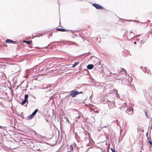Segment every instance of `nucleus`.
I'll use <instances>...</instances> for the list:
<instances>
[{
    "label": "nucleus",
    "mask_w": 152,
    "mask_h": 152,
    "mask_svg": "<svg viewBox=\"0 0 152 152\" xmlns=\"http://www.w3.org/2000/svg\"><path fill=\"white\" fill-rule=\"evenodd\" d=\"M148 142L151 145H152V142L151 140H148Z\"/></svg>",
    "instance_id": "bb28decb"
},
{
    "label": "nucleus",
    "mask_w": 152,
    "mask_h": 152,
    "mask_svg": "<svg viewBox=\"0 0 152 152\" xmlns=\"http://www.w3.org/2000/svg\"><path fill=\"white\" fill-rule=\"evenodd\" d=\"M99 39L100 40L101 39V38H97L96 39L97 40H98V42H99H99L100 41V40H99Z\"/></svg>",
    "instance_id": "473e14b6"
},
{
    "label": "nucleus",
    "mask_w": 152,
    "mask_h": 152,
    "mask_svg": "<svg viewBox=\"0 0 152 152\" xmlns=\"http://www.w3.org/2000/svg\"><path fill=\"white\" fill-rule=\"evenodd\" d=\"M50 48H53V47H50Z\"/></svg>",
    "instance_id": "13d9d810"
},
{
    "label": "nucleus",
    "mask_w": 152,
    "mask_h": 152,
    "mask_svg": "<svg viewBox=\"0 0 152 152\" xmlns=\"http://www.w3.org/2000/svg\"><path fill=\"white\" fill-rule=\"evenodd\" d=\"M92 141L94 143V141H93L92 140Z\"/></svg>",
    "instance_id": "09e8293b"
},
{
    "label": "nucleus",
    "mask_w": 152,
    "mask_h": 152,
    "mask_svg": "<svg viewBox=\"0 0 152 152\" xmlns=\"http://www.w3.org/2000/svg\"><path fill=\"white\" fill-rule=\"evenodd\" d=\"M133 109L132 107H129L126 110L125 112L129 115H131L133 114Z\"/></svg>",
    "instance_id": "20e7f679"
},
{
    "label": "nucleus",
    "mask_w": 152,
    "mask_h": 152,
    "mask_svg": "<svg viewBox=\"0 0 152 152\" xmlns=\"http://www.w3.org/2000/svg\"><path fill=\"white\" fill-rule=\"evenodd\" d=\"M150 14L151 15H152V12H150Z\"/></svg>",
    "instance_id": "603ef678"
},
{
    "label": "nucleus",
    "mask_w": 152,
    "mask_h": 152,
    "mask_svg": "<svg viewBox=\"0 0 152 152\" xmlns=\"http://www.w3.org/2000/svg\"><path fill=\"white\" fill-rule=\"evenodd\" d=\"M148 140H148H150V139H149V140Z\"/></svg>",
    "instance_id": "0e129e2a"
},
{
    "label": "nucleus",
    "mask_w": 152,
    "mask_h": 152,
    "mask_svg": "<svg viewBox=\"0 0 152 152\" xmlns=\"http://www.w3.org/2000/svg\"><path fill=\"white\" fill-rule=\"evenodd\" d=\"M146 137H148V132H147V133H146Z\"/></svg>",
    "instance_id": "72a5a7b5"
},
{
    "label": "nucleus",
    "mask_w": 152,
    "mask_h": 152,
    "mask_svg": "<svg viewBox=\"0 0 152 152\" xmlns=\"http://www.w3.org/2000/svg\"><path fill=\"white\" fill-rule=\"evenodd\" d=\"M6 43L7 44H13L15 43L16 42V41H14L13 40L10 39H7L5 41Z\"/></svg>",
    "instance_id": "423d86ee"
},
{
    "label": "nucleus",
    "mask_w": 152,
    "mask_h": 152,
    "mask_svg": "<svg viewBox=\"0 0 152 152\" xmlns=\"http://www.w3.org/2000/svg\"><path fill=\"white\" fill-rule=\"evenodd\" d=\"M142 70H143V71L145 73H146L147 71V68L145 67H144L143 68V69H142Z\"/></svg>",
    "instance_id": "a211bd4d"
},
{
    "label": "nucleus",
    "mask_w": 152,
    "mask_h": 152,
    "mask_svg": "<svg viewBox=\"0 0 152 152\" xmlns=\"http://www.w3.org/2000/svg\"><path fill=\"white\" fill-rule=\"evenodd\" d=\"M78 91H77L75 90H72L70 91V95H68L66 96V97H68L69 98V97L70 96L72 97H74L75 96H76L78 95Z\"/></svg>",
    "instance_id": "f03ea898"
},
{
    "label": "nucleus",
    "mask_w": 152,
    "mask_h": 152,
    "mask_svg": "<svg viewBox=\"0 0 152 152\" xmlns=\"http://www.w3.org/2000/svg\"><path fill=\"white\" fill-rule=\"evenodd\" d=\"M106 102H108V105L109 107V109H112L116 107L115 103L114 101L111 102L107 99Z\"/></svg>",
    "instance_id": "f257e3e1"
},
{
    "label": "nucleus",
    "mask_w": 152,
    "mask_h": 152,
    "mask_svg": "<svg viewBox=\"0 0 152 152\" xmlns=\"http://www.w3.org/2000/svg\"><path fill=\"white\" fill-rule=\"evenodd\" d=\"M130 80H132V78H131Z\"/></svg>",
    "instance_id": "052dcab7"
},
{
    "label": "nucleus",
    "mask_w": 152,
    "mask_h": 152,
    "mask_svg": "<svg viewBox=\"0 0 152 152\" xmlns=\"http://www.w3.org/2000/svg\"><path fill=\"white\" fill-rule=\"evenodd\" d=\"M52 34H49V36H52Z\"/></svg>",
    "instance_id": "ea45409f"
},
{
    "label": "nucleus",
    "mask_w": 152,
    "mask_h": 152,
    "mask_svg": "<svg viewBox=\"0 0 152 152\" xmlns=\"http://www.w3.org/2000/svg\"><path fill=\"white\" fill-rule=\"evenodd\" d=\"M94 67V65L93 64H89L87 66V68L88 69H92Z\"/></svg>",
    "instance_id": "0eeeda50"
},
{
    "label": "nucleus",
    "mask_w": 152,
    "mask_h": 152,
    "mask_svg": "<svg viewBox=\"0 0 152 152\" xmlns=\"http://www.w3.org/2000/svg\"><path fill=\"white\" fill-rule=\"evenodd\" d=\"M50 90H48V91H50Z\"/></svg>",
    "instance_id": "e2e57ef3"
},
{
    "label": "nucleus",
    "mask_w": 152,
    "mask_h": 152,
    "mask_svg": "<svg viewBox=\"0 0 152 152\" xmlns=\"http://www.w3.org/2000/svg\"><path fill=\"white\" fill-rule=\"evenodd\" d=\"M64 120L66 122H69V119L66 117H65V116H64Z\"/></svg>",
    "instance_id": "f3484780"
},
{
    "label": "nucleus",
    "mask_w": 152,
    "mask_h": 152,
    "mask_svg": "<svg viewBox=\"0 0 152 152\" xmlns=\"http://www.w3.org/2000/svg\"><path fill=\"white\" fill-rule=\"evenodd\" d=\"M142 67H143V66H141L140 67L141 69H143L142 68Z\"/></svg>",
    "instance_id": "37998d69"
},
{
    "label": "nucleus",
    "mask_w": 152,
    "mask_h": 152,
    "mask_svg": "<svg viewBox=\"0 0 152 152\" xmlns=\"http://www.w3.org/2000/svg\"><path fill=\"white\" fill-rule=\"evenodd\" d=\"M110 150L112 152H117L115 150L112 148H110Z\"/></svg>",
    "instance_id": "393cba45"
},
{
    "label": "nucleus",
    "mask_w": 152,
    "mask_h": 152,
    "mask_svg": "<svg viewBox=\"0 0 152 152\" xmlns=\"http://www.w3.org/2000/svg\"><path fill=\"white\" fill-rule=\"evenodd\" d=\"M68 45H76V46H77V44L75 42H69L68 43Z\"/></svg>",
    "instance_id": "9d476101"
},
{
    "label": "nucleus",
    "mask_w": 152,
    "mask_h": 152,
    "mask_svg": "<svg viewBox=\"0 0 152 152\" xmlns=\"http://www.w3.org/2000/svg\"><path fill=\"white\" fill-rule=\"evenodd\" d=\"M147 137V140H149V138L148 137Z\"/></svg>",
    "instance_id": "c03bdc74"
},
{
    "label": "nucleus",
    "mask_w": 152,
    "mask_h": 152,
    "mask_svg": "<svg viewBox=\"0 0 152 152\" xmlns=\"http://www.w3.org/2000/svg\"><path fill=\"white\" fill-rule=\"evenodd\" d=\"M134 44H136L137 42H134Z\"/></svg>",
    "instance_id": "49530a36"
},
{
    "label": "nucleus",
    "mask_w": 152,
    "mask_h": 152,
    "mask_svg": "<svg viewBox=\"0 0 152 152\" xmlns=\"http://www.w3.org/2000/svg\"><path fill=\"white\" fill-rule=\"evenodd\" d=\"M56 30L60 31H66V29L65 28H58L57 27L56 28Z\"/></svg>",
    "instance_id": "1a4fd4ad"
},
{
    "label": "nucleus",
    "mask_w": 152,
    "mask_h": 152,
    "mask_svg": "<svg viewBox=\"0 0 152 152\" xmlns=\"http://www.w3.org/2000/svg\"><path fill=\"white\" fill-rule=\"evenodd\" d=\"M145 115L146 117H147V118H149V115H148L147 113L146 112V111H145Z\"/></svg>",
    "instance_id": "412c9836"
},
{
    "label": "nucleus",
    "mask_w": 152,
    "mask_h": 152,
    "mask_svg": "<svg viewBox=\"0 0 152 152\" xmlns=\"http://www.w3.org/2000/svg\"><path fill=\"white\" fill-rule=\"evenodd\" d=\"M46 32H45L44 33V34H46Z\"/></svg>",
    "instance_id": "de8ad7c7"
},
{
    "label": "nucleus",
    "mask_w": 152,
    "mask_h": 152,
    "mask_svg": "<svg viewBox=\"0 0 152 152\" xmlns=\"http://www.w3.org/2000/svg\"><path fill=\"white\" fill-rule=\"evenodd\" d=\"M36 150L37 151H40V149H37Z\"/></svg>",
    "instance_id": "a19ab883"
},
{
    "label": "nucleus",
    "mask_w": 152,
    "mask_h": 152,
    "mask_svg": "<svg viewBox=\"0 0 152 152\" xmlns=\"http://www.w3.org/2000/svg\"><path fill=\"white\" fill-rule=\"evenodd\" d=\"M133 33L131 31H130V33Z\"/></svg>",
    "instance_id": "864d4df0"
},
{
    "label": "nucleus",
    "mask_w": 152,
    "mask_h": 152,
    "mask_svg": "<svg viewBox=\"0 0 152 152\" xmlns=\"http://www.w3.org/2000/svg\"><path fill=\"white\" fill-rule=\"evenodd\" d=\"M107 126H104L103 127V128H107Z\"/></svg>",
    "instance_id": "58836bf2"
},
{
    "label": "nucleus",
    "mask_w": 152,
    "mask_h": 152,
    "mask_svg": "<svg viewBox=\"0 0 152 152\" xmlns=\"http://www.w3.org/2000/svg\"><path fill=\"white\" fill-rule=\"evenodd\" d=\"M89 146V144H88L87 145V146Z\"/></svg>",
    "instance_id": "8fccbe9b"
},
{
    "label": "nucleus",
    "mask_w": 152,
    "mask_h": 152,
    "mask_svg": "<svg viewBox=\"0 0 152 152\" xmlns=\"http://www.w3.org/2000/svg\"><path fill=\"white\" fill-rule=\"evenodd\" d=\"M140 35H137L136 36V37H139V36H140Z\"/></svg>",
    "instance_id": "79ce46f5"
},
{
    "label": "nucleus",
    "mask_w": 152,
    "mask_h": 152,
    "mask_svg": "<svg viewBox=\"0 0 152 152\" xmlns=\"http://www.w3.org/2000/svg\"><path fill=\"white\" fill-rule=\"evenodd\" d=\"M130 80H132V78H131Z\"/></svg>",
    "instance_id": "680f3d73"
},
{
    "label": "nucleus",
    "mask_w": 152,
    "mask_h": 152,
    "mask_svg": "<svg viewBox=\"0 0 152 152\" xmlns=\"http://www.w3.org/2000/svg\"><path fill=\"white\" fill-rule=\"evenodd\" d=\"M90 53V52H88L87 53H84L82 55H81V56H84L86 54H87L86 55V56H87L88 55V54Z\"/></svg>",
    "instance_id": "5701e85b"
},
{
    "label": "nucleus",
    "mask_w": 152,
    "mask_h": 152,
    "mask_svg": "<svg viewBox=\"0 0 152 152\" xmlns=\"http://www.w3.org/2000/svg\"><path fill=\"white\" fill-rule=\"evenodd\" d=\"M151 145L149 148H151Z\"/></svg>",
    "instance_id": "6e6d98bb"
},
{
    "label": "nucleus",
    "mask_w": 152,
    "mask_h": 152,
    "mask_svg": "<svg viewBox=\"0 0 152 152\" xmlns=\"http://www.w3.org/2000/svg\"><path fill=\"white\" fill-rule=\"evenodd\" d=\"M56 42H51V43H50V44L48 45L47 46H46L45 47V48H46L48 47L50 45H51L52 44H53V43H56Z\"/></svg>",
    "instance_id": "4be33fe9"
},
{
    "label": "nucleus",
    "mask_w": 152,
    "mask_h": 152,
    "mask_svg": "<svg viewBox=\"0 0 152 152\" xmlns=\"http://www.w3.org/2000/svg\"><path fill=\"white\" fill-rule=\"evenodd\" d=\"M78 1H86V0H78Z\"/></svg>",
    "instance_id": "4c0bfd02"
},
{
    "label": "nucleus",
    "mask_w": 152,
    "mask_h": 152,
    "mask_svg": "<svg viewBox=\"0 0 152 152\" xmlns=\"http://www.w3.org/2000/svg\"><path fill=\"white\" fill-rule=\"evenodd\" d=\"M0 128L1 129L3 128V127L2 126H0Z\"/></svg>",
    "instance_id": "e433bc0d"
},
{
    "label": "nucleus",
    "mask_w": 152,
    "mask_h": 152,
    "mask_svg": "<svg viewBox=\"0 0 152 152\" xmlns=\"http://www.w3.org/2000/svg\"><path fill=\"white\" fill-rule=\"evenodd\" d=\"M28 95L27 94H25L24 95V98L21 102L19 103L22 105H23L25 103L28 102Z\"/></svg>",
    "instance_id": "7ed1b4c3"
},
{
    "label": "nucleus",
    "mask_w": 152,
    "mask_h": 152,
    "mask_svg": "<svg viewBox=\"0 0 152 152\" xmlns=\"http://www.w3.org/2000/svg\"><path fill=\"white\" fill-rule=\"evenodd\" d=\"M37 135L38 136V137H39L42 138V137H43L41 135L38 133L37 134Z\"/></svg>",
    "instance_id": "b1692460"
},
{
    "label": "nucleus",
    "mask_w": 152,
    "mask_h": 152,
    "mask_svg": "<svg viewBox=\"0 0 152 152\" xmlns=\"http://www.w3.org/2000/svg\"><path fill=\"white\" fill-rule=\"evenodd\" d=\"M84 93L83 92V91H80V92H78V93H77V95H78L80 94H83Z\"/></svg>",
    "instance_id": "a878e982"
},
{
    "label": "nucleus",
    "mask_w": 152,
    "mask_h": 152,
    "mask_svg": "<svg viewBox=\"0 0 152 152\" xmlns=\"http://www.w3.org/2000/svg\"><path fill=\"white\" fill-rule=\"evenodd\" d=\"M145 42H144L143 41L141 40L140 41V43L141 44H143Z\"/></svg>",
    "instance_id": "7c9ffc66"
},
{
    "label": "nucleus",
    "mask_w": 152,
    "mask_h": 152,
    "mask_svg": "<svg viewBox=\"0 0 152 152\" xmlns=\"http://www.w3.org/2000/svg\"><path fill=\"white\" fill-rule=\"evenodd\" d=\"M24 42L28 44H29L30 43L31 41H26L25 40Z\"/></svg>",
    "instance_id": "aec40b11"
},
{
    "label": "nucleus",
    "mask_w": 152,
    "mask_h": 152,
    "mask_svg": "<svg viewBox=\"0 0 152 152\" xmlns=\"http://www.w3.org/2000/svg\"><path fill=\"white\" fill-rule=\"evenodd\" d=\"M152 129V124L151 126L150 127H149V128H148V129H150V132H151V130Z\"/></svg>",
    "instance_id": "cd10ccee"
},
{
    "label": "nucleus",
    "mask_w": 152,
    "mask_h": 152,
    "mask_svg": "<svg viewBox=\"0 0 152 152\" xmlns=\"http://www.w3.org/2000/svg\"><path fill=\"white\" fill-rule=\"evenodd\" d=\"M28 75H28V72L27 71V72H26V77L27 78L28 77Z\"/></svg>",
    "instance_id": "c756f323"
},
{
    "label": "nucleus",
    "mask_w": 152,
    "mask_h": 152,
    "mask_svg": "<svg viewBox=\"0 0 152 152\" xmlns=\"http://www.w3.org/2000/svg\"><path fill=\"white\" fill-rule=\"evenodd\" d=\"M71 149H70L69 150H68L67 152H72L73 150V148L72 145H71Z\"/></svg>",
    "instance_id": "4468645a"
},
{
    "label": "nucleus",
    "mask_w": 152,
    "mask_h": 152,
    "mask_svg": "<svg viewBox=\"0 0 152 152\" xmlns=\"http://www.w3.org/2000/svg\"><path fill=\"white\" fill-rule=\"evenodd\" d=\"M35 116H34L33 114L32 113L31 115H29L27 117V120H31V119Z\"/></svg>",
    "instance_id": "6e6552de"
},
{
    "label": "nucleus",
    "mask_w": 152,
    "mask_h": 152,
    "mask_svg": "<svg viewBox=\"0 0 152 152\" xmlns=\"http://www.w3.org/2000/svg\"><path fill=\"white\" fill-rule=\"evenodd\" d=\"M38 110L37 109H36L32 113L33 115L34 116H35L37 113V112L38 111Z\"/></svg>",
    "instance_id": "f8f14e48"
},
{
    "label": "nucleus",
    "mask_w": 152,
    "mask_h": 152,
    "mask_svg": "<svg viewBox=\"0 0 152 152\" xmlns=\"http://www.w3.org/2000/svg\"><path fill=\"white\" fill-rule=\"evenodd\" d=\"M118 95H117V96H116L117 97H118Z\"/></svg>",
    "instance_id": "4d7b16f0"
},
{
    "label": "nucleus",
    "mask_w": 152,
    "mask_h": 152,
    "mask_svg": "<svg viewBox=\"0 0 152 152\" xmlns=\"http://www.w3.org/2000/svg\"><path fill=\"white\" fill-rule=\"evenodd\" d=\"M27 106V104H26V105L25 107H26Z\"/></svg>",
    "instance_id": "bf43d9fd"
},
{
    "label": "nucleus",
    "mask_w": 152,
    "mask_h": 152,
    "mask_svg": "<svg viewBox=\"0 0 152 152\" xmlns=\"http://www.w3.org/2000/svg\"><path fill=\"white\" fill-rule=\"evenodd\" d=\"M120 72H124L125 74H126V71L125 69H121V70H120Z\"/></svg>",
    "instance_id": "6ab92c4d"
},
{
    "label": "nucleus",
    "mask_w": 152,
    "mask_h": 152,
    "mask_svg": "<svg viewBox=\"0 0 152 152\" xmlns=\"http://www.w3.org/2000/svg\"><path fill=\"white\" fill-rule=\"evenodd\" d=\"M46 121L47 122H48V120L47 119L46 120Z\"/></svg>",
    "instance_id": "3c124183"
},
{
    "label": "nucleus",
    "mask_w": 152,
    "mask_h": 152,
    "mask_svg": "<svg viewBox=\"0 0 152 152\" xmlns=\"http://www.w3.org/2000/svg\"><path fill=\"white\" fill-rule=\"evenodd\" d=\"M43 36L42 33H37L36 34V36L39 37H41Z\"/></svg>",
    "instance_id": "dca6fc26"
},
{
    "label": "nucleus",
    "mask_w": 152,
    "mask_h": 152,
    "mask_svg": "<svg viewBox=\"0 0 152 152\" xmlns=\"http://www.w3.org/2000/svg\"><path fill=\"white\" fill-rule=\"evenodd\" d=\"M79 62H75L74 63V64H73L72 67H73V68L75 67L76 66H77L79 64Z\"/></svg>",
    "instance_id": "ddd939ff"
},
{
    "label": "nucleus",
    "mask_w": 152,
    "mask_h": 152,
    "mask_svg": "<svg viewBox=\"0 0 152 152\" xmlns=\"http://www.w3.org/2000/svg\"><path fill=\"white\" fill-rule=\"evenodd\" d=\"M71 31H73L72 30H71Z\"/></svg>",
    "instance_id": "69168bd1"
},
{
    "label": "nucleus",
    "mask_w": 152,
    "mask_h": 152,
    "mask_svg": "<svg viewBox=\"0 0 152 152\" xmlns=\"http://www.w3.org/2000/svg\"><path fill=\"white\" fill-rule=\"evenodd\" d=\"M80 115H79L77 117L75 118L78 119H80Z\"/></svg>",
    "instance_id": "c85d7f7f"
},
{
    "label": "nucleus",
    "mask_w": 152,
    "mask_h": 152,
    "mask_svg": "<svg viewBox=\"0 0 152 152\" xmlns=\"http://www.w3.org/2000/svg\"><path fill=\"white\" fill-rule=\"evenodd\" d=\"M70 31V30L69 29H66V31Z\"/></svg>",
    "instance_id": "c9c22d12"
},
{
    "label": "nucleus",
    "mask_w": 152,
    "mask_h": 152,
    "mask_svg": "<svg viewBox=\"0 0 152 152\" xmlns=\"http://www.w3.org/2000/svg\"><path fill=\"white\" fill-rule=\"evenodd\" d=\"M92 56H91V57H90V58H92Z\"/></svg>",
    "instance_id": "5fc2aeb1"
},
{
    "label": "nucleus",
    "mask_w": 152,
    "mask_h": 152,
    "mask_svg": "<svg viewBox=\"0 0 152 152\" xmlns=\"http://www.w3.org/2000/svg\"><path fill=\"white\" fill-rule=\"evenodd\" d=\"M34 134L36 135H37L38 134L35 131H34Z\"/></svg>",
    "instance_id": "f704fd0d"
},
{
    "label": "nucleus",
    "mask_w": 152,
    "mask_h": 152,
    "mask_svg": "<svg viewBox=\"0 0 152 152\" xmlns=\"http://www.w3.org/2000/svg\"><path fill=\"white\" fill-rule=\"evenodd\" d=\"M136 40H137V41H138L139 40V39H136Z\"/></svg>",
    "instance_id": "a18cd8bd"
},
{
    "label": "nucleus",
    "mask_w": 152,
    "mask_h": 152,
    "mask_svg": "<svg viewBox=\"0 0 152 152\" xmlns=\"http://www.w3.org/2000/svg\"><path fill=\"white\" fill-rule=\"evenodd\" d=\"M101 151L102 152H105V150L103 149H102Z\"/></svg>",
    "instance_id": "2f4dec72"
},
{
    "label": "nucleus",
    "mask_w": 152,
    "mask_h": 152,
    "mask_svg": "<svg viewBox=\"0 0 152 152\" xmlns=\"http://www.w3.org/2000/svg\"><path fill=\"white\" fill-rule=\"evenodd\" d=\"M92 5L96 9L102 10L104 9L102 6L98 4L95 3L93 4Z\"/></svg>",
    "instance_id": "39448f33"
},
{
    "label": "nucleus",
    "mask_w": 152,
    "mask_h": 152,
    "mask_svg": "<svg viewBox=\"0 0 152 152\" xmlns=\"http://www.w3.org/2000/svg\"><path fill=\"white\" fill-rule=\"evenodd\" d=\"M120 19L121 20H123L124 21H135V20H127L126 19H122L120 18Z\"/></svg>",
    "instance_id": "9b49d317"
},
{
    "label": "nucleus",
    "mask_w": 152,
    "mask_h": 152,
    "mask_svg": "<svg viewBox=\"0 0 152 152\" xmlns=\"http://www.w3.org/2000/svg\"><path fill=\"white\" fill-rule=\"evenodd\" d=\"M53 85V84H48L47 86H45L44 88L46 89L50 88Z\"/></svg>",
    "instance_id": "2eb2a0df"
}]
</instances>
